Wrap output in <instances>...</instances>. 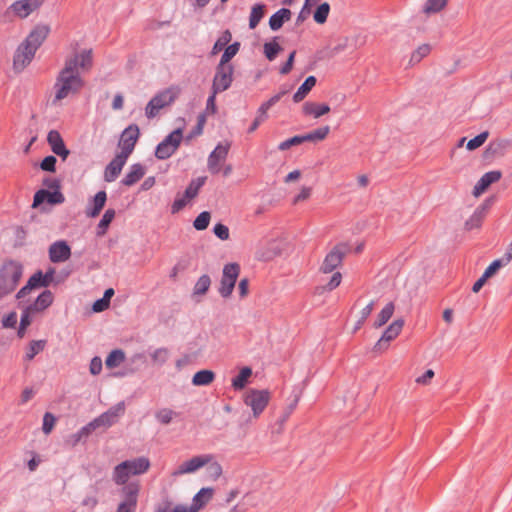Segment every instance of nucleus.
Returning <instances> with one entry per match:
<instances>
[{"label":"nucleus","mask_w":512,"mask_h":512,"mask_svg":"<svg viewBox=\"0 0 512 512\" xmlns=\"http://www.w3.org/2000/svg\"><path fill=\"white\" fill-rule=\"evenodd\" d=\"M40 5L41 2L39 0H18L9 6L6 13L11 11L20 18H26L39 8Z\"/></svg>","instance_id":"a211bd4d"},{"label":"nucleus","mask_w":512,"mask_h":512,"mask_svg":"<svg viewBox=\"0 0 512 512\" xmlns=\"http://www.w3.org/2000/svg\"><path fill=\"white\" fill-rule=\"evenodd\" d=\"M302 144L300 142V138H299V135H296V136H293L289 139H286L284 141H282L279 145H278V149L280 151H285V150H288L289 148H291L292 146H297V145H300Z\"/></svg>","instance_id":"e2e57ef3"},{"label":"nucleus","mask_w":512,"mask_h":512,"mask_svg":"<svg viewBox=\"0 0 512 512\" xmlns=\"http://www.w3.org/2000/svg\"><path fill=\"white\" fill-rule=\"evenodd\" d=\"M277 37L272 41L266 42L263 46L264 54L269 61H273L277 54L282 50V47L277 43Z\"/></svg>","instance_id":"37998d69"},{"label":"nucleus","mask_w":512,"mask_h":512,"mask_svg":"<svg viewBox=\"0 0 512 512\" xmlns=\"http://www.w3.org/2000/svg\"><path fill=\"white\" fill-rule=\"evenodd\" d=\"M56 158L52 155L46 156L40 163V168L44 171L54 172L56 166Z\"/></svg>","instance_id":"680f3d73"},{"label":"nucleus","mask_w":512,"mask_h":512,"mask_svg":"<svg viewBox=\"0 0 512 512\" xmlns=\"http://www.w3.org/2000/svg\"><path fill=\"white\" fill-rule=\"evenodd\" d=\"M330 111L327 104H318L315 102H306L303 105V113L305 115H312L314 118H319Z\"/></svg>","instance_id":"c85d7f7f"},{"label":"nucleus","mask_w":512,"mask_h":512,"mask_svg":"<svg viewBox=\"0 0 512 512\" xmlns=\"http://www.w3.org/2000/svg\"><path fill=\"white\" fill-rule=\"evenodd\" d=\"M139 135L140 130L136 124L129 125L125 128L119 140V147L121 148L119 154L128 158L135 148Z\"/></svg>","instance_id":"9b49d317"},{"label":"nucleus","mask_w":512,"mask_h":512,"mask_svg":"<svg viewBox=\"0 0 512 512\" xmlns=\"http://www.w3.org/2000/svg\"><path fill=\"white\" fill-rule=\"evenodd\" d=\"M349 247L344 244L340 243L337 244L333 249L325 256L323 263L320 267V271L322 273H331L333 272L338 266L341 265L344 256L348 252Z\"/></svg>","instance_id":"1a4fd4ad"},{"label":"nucleus","mask_w":512,"mask_h":512,"mask_svg":"<svg viewBox=\"0 0 512 512\" xmlns=\"http://www.w3.org/2000/svg\"><path fill=\"white\" fill-rule=\"evenodd\" d=\"M374 308V301H371L369 304H367L362 310H361V316L359 320L356 322L354 327V332L357 331L362 327V325L365 323L367 318L370 316Z\"/></svg>","instance_id":"5fc2aeb1"},{"label":"nucleus","mask_w":512,"mask_h":512,"mask_svg":"<svg viewBox=\"0 0 512 512\" xmlns=\"http://www.w3.org/2000/svg\"><path fill=\"white\" fill-rule=\"evenodd\" d=\"M180 89L176 86H171L159 91L147 103L145 107V115L147 118L152 119L156 117L159 111L171 105L178 97Z\"/></svg>","instance_id":"20e7f679"},{"label":"nucleus","mask_w":512,"mask_h":512,"mask_svg":"<svg viewBox=\"0 0 512 512\" xmlns=\"http://www.w3.org/2000/svg\"><path fill=\"white\" fill-rule=\"evenodd\" d=\"M124 463H126L127 469L132 476L142 475L150 468V460L144 456L125 460Z\"/></svg>","instance_id":"5701e85b"},{"label":"nucleus","mask_w":512,"mask_h":512,"mask_svg":"<svg viewBox=\"0 0 512 512\" xmlns=\"http://www.w3.org/2000/svg\"><path fill=\"white\" fill-rule=\"evenodd\" d=\"M155 512H188V509L186 506L181 504L173 506L172 501L169 498H166L156 506Z\"/></svg>","instance_id":"58836bf2"},{"label":"nucleus","mask_w":512,"mask_h":512,"mask_svg":"<svg viewBox=\"0 0 512 512\" xmlns=\"http://www.w3.org/2000/svg\"><path fill=\"white\" fill-rule=\"evenodd\" d=\"M231 38H232V35H231L230 31L225 30L221 34V36L216 40V42L214 43L212 50H211V55H216L221 50H223L228 45V43L231 41Z\"/></svg>","instance_id":"c03bdc74"},{"label":"nucleus","mask_w":512,"mask_h":512,"mask_svg":"<svg viewBox=\"0 0 512 512\" xmlns=\"http://www.w3.org/2000/svg\"><path fill=\"white\" fill-rule=\"evenodd\" d=\"M151 358L158 365H163L169 358V351L167 348H158L151 353Z\"/></svg>","instance_id":"864d4df0"},{"label":"nucleus","mask_w":512,"mask_h":512,"mask_svg":"<svg viewBox=\"0 0 512 512\" xmlns=\"http://www.w3.org/2000/svg\"><path fill=\"white\" fill-rule=\"evenodd\" d=\"M330 12V5L327 2L321 3L313 14L314 21L323 24L327 21Z\"/></svg>","instance_id":"49530a36"},{"label":"nucleus","mask_w":512,"mask_h":512,"mask_svg":"<svg viewBox=\"0 0 512 512\" xmlns=\"http://www.w3.org/2000/svg\"><path fill=\"white\" fill-rule=\"evenodd\" d=\"M33 313H36V312L30 310V307L28 305L23 309L21 318H20L21 330H26V328L30 325L31 314H33Z\"/></svg>","instance_id":"052dcab7"},{"label":"nucleus","mask_w":512,"mask_h":512,"mask_svg":"<svg viewBox=\"0 0 512 512\" xmlns=\"http://www.w3.org/2000/svg\"><path fill=\"white\" fill-rule=\"evenodd\" d=\"M270 400L268 390H249L244 398V403L252 409L254 417H258L266 408Z\"/></svg>","instance_id":"0eeeda50"},{"label":"nucleus","mask_w":512,"mask_h":512,"mask_svg":"<svg viewBox=\"0 0 512 512\" xmlns=\"http://www.w3.org/2000/svg\"><path fill=\"white\" fill-rule=\"evenodd\" d=\"M240 48L239 42H234L224 48V52L221 56L218 65L229 66L228 62L238 53Z\"/></svg>","instance_id":"ea45409f"},{"label":"nucleus","mask_w":512,"mask_h":512,"mask_svg":"<svg viewBox=\"0 0 512 512\" xmlns=\"http://www.w3.org/2000/svg\"><path fill=\"white\" fill-rule=\"evenodd\" d=\"M213 488L204 487L201 488L193 497L192 504L190 507H187L188 512H198L201 508H203L206 503L210 501L213 496Z\"/></svg>","instance_id":"412c9836"},{"label":"nucleus","mask_w":512,"mask_h":512,"mask_svg":"<svg viewBox=\"0 0 512 512\" xmlns=\"http://www.w3.org/2000/svg\"><path fill=\"white\" fill-rule=\"evenodd\" d=\"M115 210L114 209H107L101 220L99 221L97 225V234L103 235L106 233L107 228L109 227L110 223L113 221L115 217Z\"/></svg>","instance_id":"a19ab883"},{"label":"nucleus","mask_w":512,"mask_h":512,"mask_svg":"<svg viewBox=\"0 0 512 512\" xmlns=\"http://www.w3.org/2000/svg\"><path fill=\"white\" fill-rule=\"evenodd\" d=\"M47 142L53 153L60 156L63 160H65L70 154V151L65 146L61 134L57 130L49 131L47 135Z\"/></svg>","instance_id":"aec40b11"},{"label":"nucleus","mask_w":512,"mask_h":512,"mask_svg":"<svg viewBox=\"0 0 512 512\" xmlns=\"http://www.w3.org/2000/svg\"><path fill=\"white\" fill-rule=\"evenodd\" d=\"M49 34V28L45 25L36 26L18 46L13 57L15 71H22L33 60L36 51L42 45Z\"/></svg>","instance_id":"f03ea898"},{"label":"nucleus","mask_w":512,"mask_h":512,"mask_svg":"<svg viewBox=\"0 0 512 512\" xmlns=\"http://www.w3.org/2000/svg\"><path fill=\"white\" fill-rule=\"evenodd\" d=\"M183 138L182 130L175 129L168 134L156 147L155 157L159 160L170 158L178 149Z\"/></svg>","instance_id":"39448f33"},{"label":"nucleus","mask_w":512,"mask_h":512,"mask_svg":"<svg viewBox=\"0 0 512 512\" xmlns=\"http://www.w3.org/2000/svg\"><path fill=\"white\" fill-rule=\"evenodd\" d=\"M71 256V248L64 240H58L49 247V259L53 263H61Z\"/></svg>","instance_id":"f3484780"},{"label":"nucleus","mask_w":512,"mask_h":512,"mask_svg":"<svg viewBox=\"0 0 512 512\" xmlns=\"http://www.w3.org/2000/svg\"><path fill=\"white\" fill-rule=\"evenodd\" d=\"M329 131H330V127L329 126H323V127H320V128H317L313 131H311L312 135H313V139L314 141H321V140H324L327 135L329 134Z\"/></svg>","instance_id":"338daca9"},{"label":"nucleus","mask_w":512,"mask_h":512,"mask_svg":"<svg viewBox=\"0 0 512 512\" xmlns=\"http://www.w3.org/2000/svg\"><path fill=\"white\" fill-rule=\"evenodd\" d=\"M17 324V314L16 312H10L2 319V326L4 328H14Z\"/></svg>","instance_id":"774afa93"},{"label":"nucleus","mask_w":512,"mask_h":512,"mask_svg":"<svg viewBox=\"0 0 512 512\" xmlns=\"http://www.w3.org/2000/svg\"><path fill=\"white\" fill-rule=\"evenodd\" d=\"M215 378V373L211 370H200L196 372L192 378V384L194 386H207Z\"/></svg>","instance_id":"2f4dec72"},{"label":"nucleus","mask_w":512,"mask_h":512,"mask_svg":"<svg viewBox=\"0 0 512 512\" xmlns=\"http://www.w3.org/2000/svg\"><path fill=\"white\" fill-rule=\"evenodd\" d=\"M213 232L221 240H227L229 238V229L222 223H217L213 228Z\"/></svg>","instance_id":"0e129e2a"},{"label":"nucleus","mask_w":512,"mask_h":512,"mask_svg":"<svg viewBox=\"0 0 512 512\" xmlns=\"http://www.w3.org/2000/svg\"><path fill=\"white\" fill-rule=\"evenodd\" d=\"M131 476L132 475L129 473L127 465L124 463V461L116 465L112 472V480L116 485L126 486V483Z\"/></svg>","instance_id":"c756f323"},{"label":"nucleus","mask_w":512,"mask_h":512,"mask_svg":"<svg viewBox=\"0 0 512 512\" xmlns=\"http://www.w3.org/2000/svg\"><path fill=\"white\" fill-rule=\"evenodd\" d=\"M189 201H190V199L186 198V196L184 194L183 195L177 194V196L175 197V199L171 205V213L176 214V213L180 212L188 204Z\"/></svg>","instance_id":"6e6d98bb"},{"label":"nucleus","mask_w":512,"mask_h":512,"mask_svg":"<svg viewBox=\"0 0 512 512\" xmlns=\"http://www.w3.org/2000/svg\"><path fill=\"white\" fill-rule=\"evenodd\" d=\"M205 181L206 177H198L193 179L185 189L184 195L186 198H189L190 200L195 198L202 186L205 184Z\"/></svg>","instance_id":"c9c22d12"},{"label":"nucleus","mask_w":512,"mask_h":512,"mask_svg":"<svg viewBox=\"0 0 512 512\" xmlns=\"http://www.w3.org/2000/svg\"><path fill=\"white\" fill-rule=\"evenodd\" d=\"M128 158L117 154L110 163L106 166L104 170V180L106 182L115 181L120 175L122 168L126 164Z\"/></svg>","instance_id":"6ab92c4d"},{"label":"nucleus","mask_w":512,"mask_h":512,"mask_svg":"<svg viewBox=\"0 0 512 512\" xmlns=\"http://www.w3.org/2000/svg\"><path fill=\"white\" fill-rule=\"evenodd\" d=\"M264 9H265V5L261 4V3L255 4L252 7L250 16H249V28L250 29H254L257 27V25L259 24V22L261 21V19L264 16Z\"/></svg>","instance_id":"4c0bfd02"},{"label":"nucleus","mask_w":512,"mask_h":512,"mask_svg":"<svg viewBox=\"0 0 512 512\" xmlns=\"http://www.w3.org/2000/svg\"><path fill=\"white\" fill-rule=\"evenodd\" d=\"M211 285V279L209 275L204 274L200 276L193 288L194 295H204L209 290Z\"/></svg>","instance_id":"79ce46f5"},{"label":"nucleus","mask_w":512,"mask_h":512,"mask_svg":"<svg viewBox=\"0 0 512 512\" xmlns=\"http://www.w3.org/2000/svg\"><path fill=\"white\" fill-rule=\"evenodd\" d=\"M23 274V266L14 260L3 263L0 267V299L4 298L17 287Z\"/></svg>","instance_id":"7ed1b4c3"},{"label":"nucleus","mask_w":512,"mask_h":512,"mask_svg":"<svg viewBox=\"0 0 512 512\" xmlns=\"http://www.w3.org/2000/svg\"><path fill=\"white\" fill-rule=\"evenodd\" d=\"M508 265V263L503 259V257L494 260L484 271L482 274L485 278H490L494 275L500 268Z\"/></svg>","instance_id":"09e8293b"},{"label":"nucleus","mask_w":512,"mask_h":512,"mask_svg":"<svg viewBox=\"0 0 512 512\" xmlns=\"http://www.w3.org/2000/svg\"><path fill=\"white\" fill-rule=\"evenodd\" d=\"M122 493L124 500L119 503L116 512H136L139 485L137 483H129L123 487Z\"/></svg>","instance_id":"f8f14e48"},{"label":"nucleus","mask_w":512,"mask_h":512,"mask_svg":"<svg viewBox=\"0 0 512 512\" xmlns=\"http://www.w3.org/2000/svg\"><path fill=\"white\" fill-rule=\"evenodd\" d=\"M29 284V287H32V289H39L44 287L43 284L45 283V280L43 278V272L41 270L35 272L27 281Z\"/></svg>","instance_id":"4d7b16f0"},{"label":"nucleus","mask_w":512,"mask_h":512,"mask_svg":"<svg viewBox=\"0 0 512 512\" xmlns=\"http://www.w3.org/2000/svg\"><path fill=\"white\" fill-rule=\"evenodd\" d=\"M501 178L500 171H489L485 173L475 184L473 188V195H481L491 184L497 182Z\"/></svg>","instance_id":"4be33fe9"},{"label":"nucleus","mask_w":512,"mask_h":512,"mask_svg":"<svg viewBox=\"0 0 512 512\" xmlns=\"http://www.w3.org/2000/svg\"><path fill=\"white\" fill-rule=\"evenodd\" d=\"M53 300V293L50 290H44L38 295L35 301L30 303L28 306L30 307V310L37 313L47 309L53 303Z\"/></svg>","instance_id":"bb28decb"},{"label":"nucleus","mask_w":512,"mask_h":512,"mask_svg":"<svg viewBox=\"0 0 512 512\" xmlns=\"http://www.w3.org/2000/svg\"><path fill=\"white\" fill-rule=\"evenodd\" d=\"M46 341L45 340H33L30 342L29 347L27 349L25 358L27 360H32L37 354L42 352L45 348Z\"/></svg>","instance_id":"a18cd8bd"},{"label":"nucleus","mask_w":512,"mask_h":512,"mask_svg":"<svg viewBox=\"0 0 512 512\" xmlns=\"http://www.w3.org/2000/svg\"><path fill=\"white\" fill-rule=\"evenodd\" d=\"M213 456L210 454H204L192 457L191 459L183 462L172 475L177 477L183 474L194 473L212 460Z\"/></svg>","instance_id":"ddd939ff"},{"label":"nucleus","mask_w":512,"mask_h":512,"mask_svg":"<svg viewBox=\"0 0 512 512\" xmlns=\"http://www.w3.org/2000/svg\"><path fill=\"white\" fill-rule=\"evenodd\" d=\"M315 76H308L293 95V101H302L316 84Z\"/></svg>","instance_id":"7c9ffc66"},{"label":"nucleus","mask_w":512,"mask_h":512,"mask_svg":"<svg viewBox=\"0 0 512 512\" xmlns=\"http://www.w3.org/2000/svg\"><path fill=\"white\" fill-rule=\"evenodd\" d=\"M292 12L288 8H281L269 18V27L272 31H278L285 22L291 19Z\"/></svg>","instance_id":"393cba45"},{"label":"nucleus","mask_w":512,"mask_h":512,"mask_svg":"<svg viewBox=\"0 0 512 512\" xmlns=\"http://www.w3.org/2000/svg\"><path fill=\"white\" fill-rule=\"evenodd\" d=\"M210 219V212L203 211L193 221V227L198 231L205 230L209 226Z\"/></svg>","instance_id":"de8ad7c7"},{"label":"nucleus","mask_w":512,"mask_h":512,"mask_svg":"<svg viewBox=\"0 0 512 512\" xmlns=\"http://www.w3.org/2000/svg\"><path fill=\"white\" fill-rule=\"evenodd\" d=\"M252 375V369L250 367H243L239 374L232 379V387L235 390H241L245 387L248 378Z\"/></svg>","instance_id":"72a5a7b5"},{"label":"nucleus","mask_w":512,"mask_h":512,"mask_svg":"<svg viewBox=\"0 0 512 512\" xmlns=\"http://www.w3.org/2000/svg\"><path fill=\"white\" fill-rule=\"evenodd\" d=\"M233 72L234 68L232 65L216 66L211 88V90L214 91V94H219L230 88L233 82Z\"/></svg>","instance_id":"6e6552de"},{"label":"nucleus","mask_w":512,"mask_h":512,"mask_svg":"<svg viewBox=\"0 0 512 512\" xmlns=\"http://www.w3.org/2000/svg\"><path fill=\"white\" fill-rule=\"evenodd\" d=\"M446 0H427L424 6L425 13H436L444 8Z\"/></svg>","instance_id":"3c124183"},{"label":"nucleus","mask_w":512,"mask_h":512,"mask_svg":"<svg viewBox=\"0 0 512 512\" xmlns=\"http://www.w3.org/2000/svg\"><path fill=\"white\" fill-rule=\"evenodd\" d=\"M230 145L219 143L208 156L207 167L212 174L220 172V164L227 158Z\"/></svg>","instance_id":"dca6fc26"},{"label":"nucleus","mask_w":512,"mask_h":512,"mask_svg":"<svg viewBox=\"0 0 512 512\" xmlns=\"http://www.w3.org/2000/svg\"><path fill=\"white\" fill-rule=\"evenodd\" d=\"M395 306L393 302L387 303L378 314L377 320L374 323L375 328H380L385 325L394 313Z\"/></svg>","instance_id":"473e14b6"},{"label":"nucleus","mask_w":512,"mask_h":512,"mask_svg":"<svg viewBox=\"0 0 512 512\" xmlns=\"http://www.w3.org/2000/svg\"><path fill=\"white\" fill-rule=\"evenodd\" d=\"M124 411V402H119L116 405L109 408L106 412L102 413L101 415L90 421V423L92 424L94 430L100 427H111L118 421L119 417L124 414Z\"/></svg>","instance_id":"9d476101"},{"label":"nucleus","mask_w":512,"mask_h":512,"mask_svg":"<svg viewBox=\"0 0 512 512\" xmlns=\"http://www.w3.org/2000/svg\"><path fill=\"white\" fill-rule=\"evenodd\" d=\"M404 326L403 319L394 320L383 332L381 338L375 344L374 349L376 351L384 350L388 347L390 341L394 340L401 332Z\"/></svg>","instance_id":"4468645a"},{"label":"nucleus","mask_w":512,"mask_h":512,"mask_svg":"<svg viewBox=\"0 0 512 512\" xmlns=\"http://www.w3.org/2000/svg\"><path fill=\"white\" fill-rule=\"evenodd\" d=\"M93 65L92 49H84L65 60L64 67L59 71L53 89V105L63 99L75 95L84 87L80 70H89Z\"/></svg>","instance_id":"f257e3e1"},{"label":"nucleus","mask_w":512,"mask_h":512,"mask_svg":"<svg viewBox=\"0 0 512 512\" xmlns=\"http://www.w3.org/2000/svg\"><path fill=\"white\" fill-rule=\"evenodd\" d=\"M488 136H489L488 131L481 132L480 134H478L477 136H475L474 138L470 139L467 142V145H466L467 149L472 151V150H475L476 148L480 147L487 140Z\"/></svg>","instance_id":"8fccbe9b"},{"label":"nucleus","mask_w":512,"mask_h":512,"mask_svg":"<svg viewBox=\"0 0 512 512\" xmlns=\"http://www.w3.org/2000/svg\"><path fill=\"white\" fill-rule=\"evenodd\" d=\"M55 422H56V418L55 416L50 413V412H46L43 416V424H42V430L45 434H49L54 425H55Z\"/></svg>","instance_id":"13d9d810"},{"label":"nucleus","mask_w":512,"mask_h":512,"mask_svg":"<svg viewBox=\"0 0 512 512\" xmlns=\"http://www.w3.org/2000/svg\"><path fill=\"white\" fill-rule=\"evenodd\" d=\"M89 370L92 375H98L102 371V359L95 356L91 359Z\"/></svg>","instance_id":"69168bd1"},{"label":"nucleus","mask_w":512,"mask_h":512,"mask_svg":"<svg viewBox=\"0 0 512 512\" xmlns=\"http://www.w3.org/2000/svg\"><path fill=\"white\" fill-rule=\"evenodd\" d=\"M125 361V353L121 349L112 350L106 358L105 364L108 368L113 369L118 367Z\"/></svg>","instance_id":"e433bc0d"},{"label":"nucleus","mask_w":512,"mask_h":512,"mask_svg":"<svg viewBox=\"0 0 512 512\" xmlns=\"http://www.w3.org/2000/svg\"><path fill=\"white\" fill-rule=\"evenodd\" d=\"M94 431V428L92 424L89 422L85 426H83L81 429H79L76 433H73L69 437V442L72 446H76L79 442L82 440H85L88 438V436Z\"/></svg>","instance_id":"f704fd0d"},{"label":"nucleus","mask_w":512,"mask_h":512,"mask_svg":"<svg viewBox=\"0 0 512 512\" xmlns=\"http://www.w3.org/2000/svg\"><path fill=\"white\" fill-rule=\"evenodd\" d=\"M175 414L176 413L174 411H172L171 409L163 408V409H160L159 411L156 412L155 418L161 424L167 425V424H169L172 421L173 416Z\"/></svg>","instance_id":"603ef678"},{"label":"nucleus","mask_w":512,"mask_h":512,"mask_svg":"<svg viewBox=\"0 0 512 512\" xmlns=\"http://www.w3.org/2000/svg\"><path fill=\"white\" fill-rule=\"evenodd\" d=\"M106 200L107 194L104 190L97 192L86 208V215L92 218L98 216L103 209Z\"/></svg>","instance_id":"b1692460"},{"label":"nucleus","mask_w":512,"mask_h":512,"mask_svg":"<svg viewBox=\"0 0 512 512\" xmlns=\"http://www.w3.org/2000/svg\"><path fill=\"white\" fill-rule=\"evenodd\" d=\"M430 52V47L427 44L421 45L411 55L412 62H419Z\"/></svg>","instance_id":"bf43d9fd"},{"label":"nucleus","mask_w":512,"mask_h":512,"mask_svg":"<svg viewBox=\"0 0 512 512\" xmlns=\"http://www.w3.org/2000/svg\"><path fill=\"white\" fill-rule=\"evenodd\" d=\"M239 273V264L228 263L224 265L222 270V277L220 280V286L218 288V292L223 298H229L231 296Z\"/></svg>","instance_id":"423d86ee"},{"label":"nucleus","mask_w":512,"mask_h":512,"mask_svg":"<svg viewBox=\"0 0 512 512\" xmlns=\"http://www.w3.org/2000/svg\"><path fill=\"white\" fill-rule=\"evenodd\" d=\"M145 175V168L140 163L132 164L121 183L125 186H132Z\"/></svg>","instance_id":"a878e982"},{"label":"nucleus","mask_w":512,"mask_h":512,"mask_svg":"<svg viewBox=\"0 0 512 512\" xmlns=\"http://www.w3.org/2000/svg\"><path fill=\"white\" fill-rule=\"evenodd\" d=\"M486 209L487 207L485 205H481L477 207L473 214L469 217L468 220L465 222V228L467 230H473L476 228H479L482 224V221L486 215Z\"/></svg>","instance_id":"cd10ccee"},{"label":"nucleus","mask_w":512,"mask_h":512,"mask_svg":"<svg viewBox=\"0 0 512 512\" xmlns=\"http://www.w3.org/2000/svg\"><path fill=\"white\" fill-rule=\"evenodd\" d=\"M45 201L51 205L62 204L65 201V197L60 189L53 191L40 189L34 194L32 207L37 208Z\"/></svg>","instance_id":"2eb2a0df"}]
</instances>
